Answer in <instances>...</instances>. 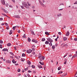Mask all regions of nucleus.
I'll use <instances>...</instances> for the list:
<instances>
[{
	"label": "nucleus",
	"mask_w": 77,
	"mask_h": 77,
	"mask_svg": "<svg viewBox=\"0 0 77 77\" xmlns=\"http://www.w3.org/2000/svg\"><path fill=\"white\" fill-rule=\"evenodd\" d=\"M23 6L26 8V9H29V7L27 4V3L25 2H22Z\"/></svg>",
	"instance_id": "f257e3e1"
},
{
	"label": "nucleus",
	"mask_w": 77,
	"mask_h": 77,
	"mask_svg": "<svg viewBox=\"0 0 77 77\" xmlns=\"http://www.w3.org/2000/svg\"><path fill=\"white\" fill-rule=\"evenodd\" d=\"M47 41H48L50 42H53V40L51 39L50 38H48L47 39Z\"/></svg>",
	"instance_id": "f03ea898"
},
{
	"label": "nucleus",
	"mask_w": 77,
	"mask_h": 77,
	"mask_svg": "<svg viewBox=\"0 0 77 77\" xmlns=\"http://www.w3.org/2000/svg\"><path fill=\"white\" fill-rule=\"evenodd\" d=\"M38 2H39L40 4L41 5V6H43V7H44L45 5H44V4H43V3H42V2H41V0H39L38 1Z\"/></svg>",
	"instance_id": "7ed1b4c3"
},
{
	"label": "nucleus",
	"mask_w": 77,
	"mask_h": 77,
	"mask_svg": "<svg viewBox=\"0 0 77 77\" xmlns=\"http://www.w3.org/2000/svg\"><path fill=\"white\" fill-rule=\"evenodd\" d=\"M75 57L77 58V54H75L73 56V57H72V60H73V59L75 58Z\"/></svg>",
	"instance_id": "20e7f679"
},
{
	"label": "nucleus",
	"mask_w": 77,
	"mask_h": 77,
	"mask_svg": "<svg viewBox=\"0 0 77 77\" xmlns=\"http://www.w3.org/2000/svg\"><path fill=\"white\" fill-rule=\"evenodd\" d=\"M32 50L31 49L28 50L26 51V53H32Z\"/></svg>",
	"instance_id": "39448f33"
},
{
	"label": "nucleus",
	"mask_w": 77,
	"mask_h": 77,
	"mask_svg": "<svg viewBox=\"0 0 77 77\" xmlns=\"http://www.w3.org/2000/svg\"><path fill=\"white\" fill-rule=\"evenodd\" d=\"M1 9L2 10V11H3L5 13H8V11L4 9L3 7H1Z\"/></svg>",
	"instance_id": "423d86ee"
},
{
	"label": "nucleus",
	"mask_w": 77,
	"mask_h": 77,
	"mask_svg": "<svg viewBox=\"0 0 77 77\" xmlns=\"http://www.w3.org/2000/svg\"><path fill=\"white\" fill-rule=\"evenodd\" d=\"M32 41L33 42H35V43H38V41L36 40H35V39H33L32 40Z\"/></svg>",
	"instance_id": "0eeeda50"
},
{
	"label": "nucleus",
	"mask_w": 77,
	"mask_h": 77,
	"mask_svg": "<svg viewBox=\"0 0 77 77\" xmlns=\"http://www.w3.org/2000/svg\"><path fill=\"white\" fill-rule=\"evenodd\" d=\"M3 51H7V52H9L8 51V49L6 48H4L2 50Z\"/></svg>",
	"instance_id": "6e6552de"
},
{
	"label": "nucleus",
	"mask_w": 77,
	"mask_h": 77,
	"mask_svg": "<svg viewBox=\"0 0 77 77\" xmlns=\"http://www.w3.org/2000/svg\"><path fill=\"white\" fill-rule=\"evenodd\" d=\"M1 2L2 4L4 5H5V0H1Z\"/></svg>",
	"instance_id": "1a4fd4ad"
},
{
	"label": "nucleus",
	"mask_w": 77,
	"mask_h": 77,
	"mask_svg": "<svg viewBox=\"0 0 77 77\" xmlns=\"http://www.w3.org/2000/svg\"><path fill=\"white\" fill-rule=\"evenodd\" d=\"M6 62L8 63H11V61L9 60H7L6 61Z\"/></svg>",
	"instance_id": "9d476101"
},
{
	"label": "nucleus",
	"mask_w": 77,
	"mask_h": 77,
	"mask_svg": "<svg viewBox=\"0 0 77 77\" xmlns=\"http://www.w3.org/2000/svg\"><path fill=\"white\" fill-rule=\"evenodd\" d=\"M37 66L39 68H42V67L41 65H38Z\"/></svg>",
	"instance_id": "9b49d317"
},
{
	"label": "nucleus",
	"mask_w": 77,
	"mask_h": 77,
	"mask_svg": "<svg viewBox=\"0 0 77 77\" xmlns=\"http://www.w3.org/2000/svg\"><path fill=\"white\" fill-rule=\"evenodd\" d=\"M63 41H66L67 39V38L65 37H63Z\"/></svg>",
	"instance_id": "f8f14e48"
},
{
	"label": "nucleus",
	"mask_w": 77,
	"mask_h": 77,
	"mask_svg": "<svg viewBox=\"0 0 77 77\" xmlns=\"http://www.w3.org/2000/svg\"><path fill=\"white\" fill-rule=\"evenodd\" d=\"M69 32H68L66 34V36H69Z\"/></svg>",
	"instance_id": "ddd939ff"
},
{
	"label": "nucleus",
	"mask_w": 77,
	"mask_h": 77,
	"mask_svg": "<svg viewBox=\"0 0 77 77\" xmlns=\"http://www.w3.org/2000/svg\"><path fill=\"white\" fill-rule=\"evenodd\" d=\"M12 62L13 63H17V61H15V60L13 59L12 60Z\"/></svg>",
	"instance_id": "4468645a"
},
{
	"label": "nucleus",
	"mask_w": 77,
	"mask_h": 77,
	"mask_svg": "<svg viewBox=\"0 0 77 77\" xmlns=\"http://www.w3.org/2000/svg\"><path fill=\"white\" fill-rule=\"evenodd\" d=\"M61 16H62V14L60 13L59 14L57 15V17H61Z\"/></svg>",
	"instance_id": "2eb2a0df"
},
{
	"label": "nucleus",
	"mask_w": 77,
	"mask_h": 77,
	"mask_svg": "<svg viewBox=\"0 0 77 77\" xmlns=\"http://www.w3.org/2000/svg\"><path fill=\"white\" fill-rule=\"evenodd\" d=\"M39 63L41 64V65H44V62H41L39 61Z\"/></svg>",
	"instance_id": "dca6fc26"
},
{
	"label": "nucleus",
	"mask_w": 77,
	"mask_h": 77,
	"mask_svg": "<svg viewBox=\"0 0 77 77\" xmlns=\"http://www.w3.org/2000/svg\"><path fill=\"white\" fill-rule=\"evenodd\" d=\"M45 33L46 35H50V33L47 32H45Z\"/></svg>",
	"instance_id": "f3484780"
},
{
	"label": "nucleus",
	"mask_w": 77,
	"mask_h": 77,
	"mask_svg": "<svg viewBox=\"0 0 77 77\" xmlns=\"http://www.w3.org/2000/svg\"><path fill=\"white\" fill-rule=\"evenodd\" d=\"M27 63L28 64V65H30L31 64V62H30L29 61H27Z\"/></svg>",
	"instance_id": "a211bd4d"
},
{
	"label": "nucleus",
	"mask_w": 77,
	"mask_h": 77,
	"mask_svg": "<svg viewBox=\"0 0 77 77\" xmlns=\"http://www.w3.org/2000/svg\"><path fill=\"white\" fill-rule=\"evenodd\" d=\"M66 75H67V73H66L65 74H63L62 75V77H65V76H66Z\"/></svg>",
	"instance_id": "6ab92c4d"
},
{
	"label": "nucleus",
	"mask_w": 77,
	"mask_h": 77,
	"mask_svg": "<svg viewBox=\"0 0 77 77\" xmlns=\"http://www.w3.org/2000/svg\"><path fill=\"white\" fill-rule=\"evenodd\" d=\"M52 49H54V48H56V47L55 46V45H53L52 46Z\"/></svg>",
	"instance_id": "aec40b11"
},
{
	"label": "nucleus",
	"mask_w": 77,
	"mask_h": 77,
	"mask_svg": "<svg viewBox=\"0 0 77 77\" xmlns=\"http://www.w3.org/2000/svg\"><path fill=\"white\" fill-rule=\"evenodd\" d=\"M7 45L8 46V47H9V46H11V44L10 43H8L7 44Z\"/></svg>",
	"instance_id": "412c9836"
},
{
	"label": "nucleus",
	"mask_w": 77,
	"mask_h": 77,
	"mask_svg": "<svg viewBox=\"0 0 77 77\" xmlns=\"http://www.w3.org/2000/svg\"><path fill=\"white\" fill-rule=\"evenodd\" d=\"M22 38H26V34H24L23 35L22 37Z\"/></svg>",
	"instance_id": "4be33fe9"
},
{
	"label": "nucleus",
	"mask_w": 77,
	"mask_h": 77,
	"mask_svg": "<svg viewBox=\"0 0 77 77\" xmlns=\"http://www.w3.org/2000/svg\"><path fill=\"white\" fill-rule=\"evenodd\" d=\"M42 57V56H38V58L40 59V61H41L42 60H41V57Z\"/></svg>",
	"instance_id": "5701e85b"
},
{
	"label": "nucleus",
	"mask_w": 77,
	"mask_h": 77,
	"mask_svg": "<svg viewBox=\"0 0 77 77\" xmlns=\"http://www.w3.org/2000/svg\"><path fill=\"white\" fill-rule=\"evenodd\" d=\"M21 61H22V62H24V60H25V59L24 58H21Z\"/></svg>",
	"instance_id": "b1692460"
},
{
	"label": "nucleus",
	"mask_w": 77,
	"mask_h": 77,
	"mask_svg": "<svg viewBox=\"0 0 77 77\" xmlns=\"http://www.w3.org/2000/svg\"><path fill=\"white\" fill-rule=\"evenodd\" d=\"M45 44H46L47 45L48 44H49V42L48 41H46L45 42Z\"/></svg>",
	"instance_id": "393cba45"
},
{
	"label": "nucleus",
	"mask_w": 77,
	"mask_h": 77,
	"mask_svg": "<svg viewBox=\"0 0 77 77\" xmlns=\"http://www.w3.org/2000/svg\"><path fill=\"white\" fill-rule=\"evenodd\" d=\"M30 41H31V40H30V38H28V42H30Z\"/></svg>",
	"instance_id": "a878e982"
},
{
	"label": "nucleus",
	"mask_w": 77,
	"mask_h": 77,
	"mask_svg": "<svg viewBox=\"0 0 77 77\" xmlns=\"http://www.w3.org/2000/svg\"><path fill=\"white\" fill-rule=\"evenodd\" d=\"M67 55H68V53H66V54L65 55L63 56V58H65V57Z\"/></svg>",
	"instance_id": "bb28decb"
},
{
	"label": "nucleus",
	"mask_w": 77,
	"mask_h": 77,
	"mask_svg": "<svg viewBox=\"0 0 77 77\" xmlns=\"http://www.w3.org/2000/svg\"><path fill=\"white\" fill-rule=\"evenodd\" d=\"M10 32H9V34L10 35H11V34H12V30H11L10 31Z\"/></svg>",
	"instance_id": "cd10ccee"
},
{
	"label": "nucleus",
	"mask_w": 77,
	"mask_h": 77,
	"mask_svg": "<svg viewBox=\"0 0 77 77\" xmlns=\"http://www.w3.org/2000/svg\"><path fill=\"white\" fill-rule=\"evenodd\" d=\"M41 58L42 60H44V59H45V57L44 56L42 57V56Z\"/></svg>",
	"instance_id": "c85d7f7f"
},
{
	"label": "nucleus",
	"mask_w": 77,
	"mask_h": 77,
	"mask_svg": "<svg viewBox=\"0 0 77 77\" xmlns=\"http://www.w3.org/2000/svg\"><path fill=\"white\" fill-rule=\"evenodd\" d=\"M62 72H62V71H60L58 72V74H62Z\"/></svg>",
	"instance_id": "c756f323"
},
{
	"label": "nucleus",
	"mask_w": 77,
	"mask_h": 77,
	"mask_svg": "<svg viewBox=\"0 0 77 77\" xmlns=\"http://www.w3.org/2000/svg\"><path fill=\"white\" fill-rule=\"evenodd\" d=\"M16 18H20V16L17 15L16 16Z\"/></svg>",
	"instance_id": "7c9ffc66"
},
{
	"label": "nucleus",
	"mask_w": 77,
	"mask_h": 77,
	"mask_svg": "<svg viewBox=\"0 0 77 77\" xmlns=\"http://www.w3.org/2000/svg\"><path fill=\"white\" fill-rule=\"evenodd\" d=\"M10 54H11L12 55V56H14V53H13L11 52H10Z\"/></svg>",
	"instance_id": "2f4dec72"
},
{
	"label": "nucleus",
	"mask_w": 77,
	"mask_h": 77,
	"mask_svg": "<svg viewBox=\"0 0 77 77\" xmlns=\"http://www.w3.org/2000/svg\"><path fill=\"white\" fill-rule=\"evenodd\" d=\"M61 67L60 66H59L58 67V70H59H59H60V69H61Z\"/></svg>",
	"instance_id": "473e14b6"
},
{
	"label": "nucleus",
	"mask_w": 77,
	"mask_h": 77,
	"mask_svg": "<svg viewBox=\"0 0 77 77\" xmlns=\"http://www.w3.org/2000/svg\"><path fill=\"white\" fill-rule=\"evenodd\" d=\"M2 15H3L4 16H5V17H8V16H7V15L5 14H3V13L2 14Z\"/></svg>",
	"instance_id": "72a5a7b5"
},
{
	"label": "nucleus",
	"mask_w": 77,
	"mask_h": 77,
	"mask_svg": "<svg viewBox=\"0 0 77 77\" xmlns=\"http://www.w3.org/2000/svg\"><path fill=\"white\" fill-rule=\"evenodd\" d=\"M5 25H6V26L7 27L8 26V23H5Z\"/></svg>",
	"instance_id": "f704fd0d"
},
{
	"label": "nucleus",
	"mask_w": 77,
	"mask_h": 77,
	"mask_svg": "<svg viewBox=\"0 0 77 77\" xmlns=\"http://www.w3.org/2000/svg\"><path fill=\"white\" fill-rule=\"evenodd\" d=\"M45 38H42V41H45Z\"/></svg>",
	"instance_id": "c9c22d12"
},
{
	"label": "nucleus",
	"mask_w": 77,
	"mask_h": 77,
	"mask_svg": "<svg viewBox=\"0 0 77 77\" xmlns=\"http://www.w3.org/2000/svg\"><path fill=\"white\" fill-rule=\"evenodd\" d=\"M26 56V54H22V56L23 57H24V56Z\"/></svg>",
	"instance_id": "e433bc0d"
},
{
	"label": "nucleus",
	"mask_w": 77,
	"mask_h": 77,
	"mask_svg": "<svg viewBox=\"0 0 77 77\" xmlns=\"http://www.w3.org/2000/svg\"><path fill=\"white\" fill-rule=\"evenodd\" d=\"M26 75L28 77H31L30 76V75H29V74H27Z\"/></svg>",
	"instance_id": "4c0bfd02"
},
{
	"label": "nucleus",
	"mask_w": 77,
	"mask_h": 77,
	"mask_svg": "<svg viewBox=\"0 0 77 77\" xmlns=\"http://www.w3.org/2000/svg\"><path fill=\"white\" fill-rule=\"evenodd\" d=\"M6 29L7 30H9V26H7Z\"/></svg>",
	"instance_id": "58836bf2"
},
{
	"label": "nucleus",
	"mask_w": 77,
	"mask_h": 77,
	"mask_svg": "<svg viewBox=\"0 0 77 77\" xmlns=\"http://www.w3.org/2000/svg\"><path fill=\"white\" fill-rule=\"evenodd\" d=\"M32 68H35V66L34 65H32Z\"/></svg>",
	"instance_id": "ea45409f"
},
{
	"label": "nucleus",
	"mask_w": 77,
	"mask_h": 77,
	"mask_svg": "<svg viewBox=\"0 0 77 77\" xmlns=\"http://www.w3.org/2000/svg\"><path fill=\"white\" fill-rule=\"evenodd\" d=\"M31 33L32 35H35V33H34V32L33 31H31Z\"/></svg>",
	"instance_id": "a19ab883"
},
{
	"label": "nucleus",
	"mask_w": 77,
	"mask_h": 77,
	"mask_svg": "<svg viewBox=\"0 0 77 77\" xmlns=\"http://www.w3.org/2000/svg\"><path fill=\"white\" fill-rule=\"evenodd\" d=\"M49 45H50V46H52V43H49Z\"/></svg>",
	"instance_id": "79ce46f5"
},
{
	"label": "nucleus",
	"mask_w": 77,
	"mask_h": 77,
	"mask_svg": "<svg viewBox=\"0 0 77 77\" xmlns=\"http://www.w3.org/2000/svg\"><path fill=\"white\" fill-rule=\"evenodd\" d=\"M74 40L75 41H77V38H75L74 39Z\"/></svg>",
	"instance_id": "37998d69"
},
{
	"label": "nucleus",
	"mask_w": 77,
	"mask_h": 77,
	"mask_svg": "<svg viewBox=\"0 0 77 77\" xmlns=\"http://www.w3.org/2000/svg\"><path fill=\"white\" fill-rule=\"evenodd\" d=\"M0 44H3V41L2 40H0Z\"/></svg>",
	"instance_id": "c03bdc74"
},
{
	"label": "nucleus",
	"mask_w": 77,
	"mask_h": 77,
	"mask_svg": "<svg viewBox=\"0 0 77 77\" xmlns=\"http://www.w3.org/2000/svg\"><path fill=\"white\" fill-rule=\"evenodd\" d=\"M0 48H3V47L2 46V45H0Z\"/></svg>",
	"instance_id": "a18cd8bd"
},
{
	"label": "nucleus",
	"mask_w": 77,
	"mask_h": 77,
	"mask_svg": "<svg viewBox=\"0 0 77 77\" xmlns=\"http://www.w3.org/2000/svg\"><path fill=\"white\" fill-rule=\"evenodd\" d=\"M13 30H15V26H14L13 27Z\"/></svg>",
	"instance_id": "49530a36"
},
{
	"label": "nucleus",
	"mask_w": 77,
	"mask_h": 77,
	"mask_svg": "<svg viewBox=\"0 0 77 77\" xmlns=\"http://www.w3.org/2000/svg\"><path fill=\"white\" fill-rule=\"evenodd\" d=\"M3 19L2 18H0V21H3Z\"/></svg>",
	"instance_id": "de8ad7c7"
},
{
	"label": "nucleus",
	"mask_w": 77,
	"mask_h": 77,
	"mask_svg": "<svg viewBox=\"0 0 77 77\" xmlns=\"http://www.w3.org/2000/svg\"><path fill=\"white\" fill-rule=\"evenodd\" d=\"M27 4H28V5L29 6H31V5L29 3V2H27Z\"/></svg>",
	"instance_id": "09e8293b"
},
{
	"label": "nucleus",
	"mask_w": 77,
	"mask_h": 77,
	"mask_svg": "<svg viewBox=\"0 0 77 77\" xmlns=\"http://www.w3.org/2000/svg\"><path fill=\"white\" fill-rule=\"evenodd\" d=\"M20 69H18V70H17V71L18 72H20Z\"/></svg>",
	"instance_id": "8fccbe9b"
},
{
	"label": "nucleus",
	"mask_w": 77,
	"mask_h": 77,
	"mask_svg": "<svg viewBox=\"0 0 77 77\" xmlns=\"http://www.w3.org/2000/svg\"><path fill=\"white\" fill-rule=\"evenodd\" d=\"M25 71H27L28 70V68H26L24 69Z\"/></svg>",
	"instance_id": "3c124183"
},
{
	"label": "nucleus",
	"mask_w": 77,
	"mask_h": 77,
	"mask_svg": "<svg viewBox=\"0 0 77 77\" xmlns=\"http://www.w3.org/2000/svg\"><path fill=\"white\" fill-rule=\"evenodd\" d=\"M11 1L13 3H15V0H11Z\"/></svg>",
	"instance_id": "603ef678"
},
{
	"label": "nucleus",
	"mask_w": 77,
	"mask_h": 77,
	"mask_svg": "<svg viewBox=\"0 0 77 77\" xmlns=\"http://www.w3.org/2000/svg\"><path fill=\"white\" fill-rule=\"evenodd\" d=\"M20 7L22 8V9H24V7H23V6H20Z\"/></svg>",
	"instance_id": "864d4df0"
},
{
	"label": "nucleus",
	"mask_w": 77,
	"mask_h": 77,
	"mask_svg": "<svg viewBox=\"0 0 77 77\" xmlns=\"http://www.w3.org/2000/svg\"><path fill=\"white\" fill-rule=\"evenodd\" d=\"M59 35H62V33L60 32H58Z\"/></svg>",
	"instance_id": "5fc2aeb1"
},
{
	"label": "nucleus",
	"mask_w": 77,
	"mask_h": 77,
	"mask_svg": "<svg viewBox=\"0 0 77 77\" xmlns=\"http://www.w3.org/2000/svg\"><path fill=\"white\" fill-rule=\"evenodd\" d=\"M8 6H9V4H6V6H7V7H8Z\"/></svg>",
	"instance_id": "6e6d98bb"
},
{
	"label": "nucleus",
	"mask_w": 77,
	"mask_h": 77,
	"mask_svg": "<svg viewBox=\"0 0 77 77\" xmlns=\"http://www.w3.org/2000/svg\"><path fill=\"white\" fill-rule=\"evenodd\" d=\"M9 7H10V8H13V7H12V6L11 5H9Z\"/></svg>",
	"instance_id": "4d7b16f0"
},
{
	"label": "nucleus",
	"mask_w": 77,
	"mask_h": 77,
	"mask_svg": "<svg viewBox=\"0 0 77 77\" xmlns=\"http://www.w3.org/2000/svg\"><path fill=\"white\" fill-rule=\"evenodd\" d=\"M14 49L15 50H17V48H16V47H14Z\"/></svg>",
	"instance_id": "13d9d810"
},
{
	"label": "nucleus",
	"mask_w": 77,
	"mask_h": 77,
	"mask_svg": "<svg viewBox=\"0 0 77 77\" xmlns=\"http://www.w3.org/2000/svg\"><path fill=\"white\" fill-rule=\"evenodd\" d=\"M74 5H75V4H77V1H76L75 3H74Z\"/></svg>",
	"instance_id": "bf43d9fd"
},
{
	"label": "nucleus",
	"mask_w": 77,
	"mask_h": 77,
	"mask_svg": "<svg viewBox=\"0 0 77 77\" xmlns=\"http://www.w3.org/2000/svg\"><path fill=\"white\" fill-rule=\"evenodd\" d=\"M28 72H32L30 70H28Z\"/></svg>",
	"instance_id": "052dcab7"
},
{
	"label": "nucleus",
	"mask_w": 77,
	"mask_h": 77,
	"mask_svg": "<svg viewBox=\"0 0 77 77\" xmlns=\"http://www.w3.org/2000/svg\"><path fill=\"white\" fill-rule=\"evenodd\" d=\"M69 57H72V55H69Z\"/></svg>",
	"instance_id": "680f3d73"
},
{
	"label": "nucleus",
	"mask_w": 77,
	"mask_h": 77,
	"mask_svg": "<svg viewBox=\"0 0 77 77\" xmlns=\"http://www.w3.org/2000/svg\"><path fill=\"white\" fill-rule=\"evenodd\" d=\"M42 56V54H41L40 53H39V54H38V56Z\"/></svg>",
	"instance_id": "e2e57ef3"
},
{
	"label": "nucleus",
	"mask_w": 77,
	"mask_h": 77,
	"mask_svg": "<svg viewBox=\"0 0 77 77\" xmlns=\"http://www.w3.org/2000/svg\"><path fill=\"white\" fill-rule=\"evenodd\" d=\"M32 50L33 51H35V48H32Z\"/></svg>",
	"instance_id": "0e129e2a"
},
{
	"label": "nucleus",
	"mask_w": 77,
	"mask_h": 77,
	"mask_svg": "<svg viewBox=\"0 0 77 77\" xmlns=\"http://www.w3.org/2000/svg\"><path fill=\"white\" fill-rule=\"evenodd\" d=\"M2 26H4V25H5V24H4V23H2Z\"/></svg>",
	"instance_id": "69168bd1"
},
{
	"label": "nucleus",
	"mask_w": 77,
	"mask_h": 77,
	"mask_svg": "<svg viewBox=\"0 0 77 77\" xmlns=\"http://www.w3.org/2000/svg\"><path fill=\"white\" fill-rule=\"evenodd\" d=\"M33 73H36V71H33Z\"/></svg>",
	"instance_id": "338daca9"
},
{
	"label": "nucleus",
	"mask_w": 77,
	"mask_h": 77,
	"mask_svg": "<svg viewBox=\"0 0 77 77\" xmlns=\"http://www.w3.org/2000/svg\"><path fill=\"white\" fill-rule=\"evenodd\" d=\"M64 64H66V61H65V62L64 63Z\"/></svg>",
	"instance_id": "774afa93"
}]
</instances>
